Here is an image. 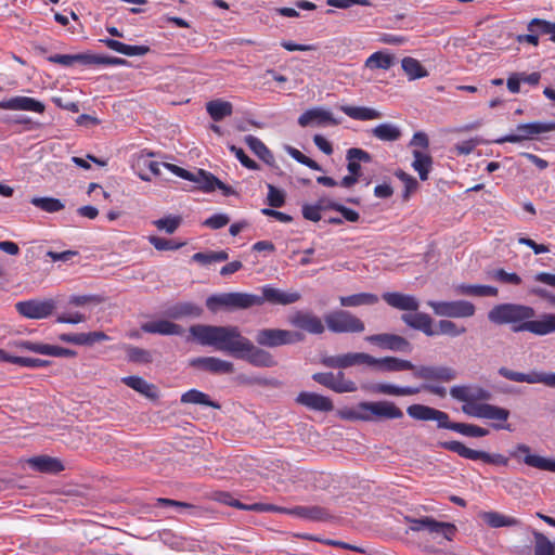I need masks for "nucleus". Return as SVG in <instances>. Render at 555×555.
<instances>
[{
  "instance_id": "obj_3",
  "label": "nucleus",
  "mask_w": 555,
  "mask_h": 555,
  "mask_svg": "<svg viewBox=\"0 0 555 555\" xmlns=\"http://www.w3.org/2000/svg\"><path fill=\"white\" fill-rule=\"evenodd\" d=\"M190 334L202 346H210L238 359L247 340L238 326L196 324L190 327Z\"/></svg>"
},
{
  "instance_id": "obj_20",
  "label": "nucleus",
  "mask_w": 555,
  "mask_h": 555,
  "mask_svg": "<svg viewBox=\"0 0 555 555\" xmlns=\"http://www.w3.org/2000/svg\"><path fill=\"white\" fill-rule=\"evenodd\" d=\"M17 312L28 319H44L52 314L55 302L48 300H26L15 305Z\"/></svg>"
},
{
  "instance_id": "obj_35",
  "label": "nucleus",
  "mask_w": 555,
  "mask_h": 555,
  "mask_svg": "<svg viewBox=\"0 0 555 555\" xmlns=\"http://www.w3.org/2000/svg\"><path fill=\"white\" fill-rule=\"evenodd\" d=\"M141 330L144 333L159 335H182L183 333L182 326L168 320H157L143 323L141 325Z\"/></svg>"
},
{
  "instance_id": "obj_60",
  "label": "nucleus",
  "mask_w": 555,
  "mask_h": 555,
  "mask_svg": "<svg viewBox=\"0 0 555 555\" xmlns=\"http://www.w3.org/2000/svg\"><path fill=\"white\" fill-rule=\"evenodd\" d=\"M395 176L404 184L403 199H409L411 193L415 192L418 188L417 180L401 169L397 170Z\"/></svg>"
},
{
  "instance_id": "obj_23",
  "label": "nucleus",
  "mask_w": 555,
  "mask_h": 555,
  "mask_svg": "<svg viewBox=\"0 0 555 555\" xmlns=\"http://www.w3.org/2000/svg\"><path fill=\"white\" fill-rule=\"evenodd\" d=\"M361 408L373 414V420H397L403 417V412L390 401L361 402Z\"/></svg>"
},
{
  "instance_id": "obj_10",
  "label": "nucleus",
  "mask_w": 555,
  "mask_h": 555,
  "mask_svg": "<svg viewBox=\"0 0 555 555\" xmlns=\"http://www.w3.org/2000/svg\"><path fill=\"white\" fill-rule=\"evenodd\" d=\"M427 305L433 309L436 315L443 318L464 319L473 317L476 312L474 304L467 300H429Z\"/></svg>"
},
{
  "instance_id": "obj_41",
  "label": "nucleus",
  "mask_w": 555,
  "mask_h": 555,
  "mask_svg": "<svg viewBox=\"0 0 555 555\" xmlns=\"http://www.w3.org/2000/svg\"><path fill=\"white\" fill-rule=\"evenodd\" d=\"M122 383L132 388L133 390L140 392L150 399H156L158 397L157 389L153 384L147 383L145 379L139 376H127L124 377Z\"/></svg>"
},
{
  "instance_id": "obj_38",
  "label": "nucleus",
  "mask_w": 555,
  "mask_h": 555,
  "mask_svg": "<svg viewBox=\"0 0 555 555\" xmlns=\"http://www.w3.org/2000/svg\"><path fill=\"white\" fill-rule=\"evenodd\" d=\"M102 42L108 49L128 56H142L150 52L147 46H130L115 39H104Z\"/></svg>"
},
{
  "instance_id": "obj_1",
  "label": "nucleus",
  "mask_w": 555,
  "mask_h": 555,
  "mask_svg": "<svg viewBox=\"0 0 555 555\" xmlns=\"http://www.w3.org/2000/svg\"><path fill=\"white\" fill-rule=\"evenodd\" d=\"M534 308L522 304L495 305L488 312V320L496 325H511L514 333L529 332L535 336L555 333V313H541L538 319Z\"/></svg>"
},
{
  "instance_id": "obj_59",
  "label": "nucleus",
  "mask_w": 555,
  "mask_h": 555,
  "mask_svg": "<svg viewBox=\"0 0 555 555\" xmlns=\"http://www.w3.org/2000/svg\"><path fill=\"white\" fill-rule=\"evenodd\" d=\"M127 64V61L116 56L96 55L89 53L88 66L103 65V66H121Z\"/></svg>"
},
{
  "instance_id": "obj_14",
  "label": "nucleus",
  "mask_w": 555,
  "mask_h": 555,
  "mask_svg": "<svg viewBox=\"0 0 555 555\" xmlns=\"http://www.w3.org/2000/svg\"><path fill=\"white\" fill-rule=\"evenodd\" d=\"M509 455L529 467L555 473V459L543 457L531 453V448L525 443H518L509 452Z\"/></svg>"
},
{
  "instance_id": "obj_29",
  "label": "nucleus",
  "mask_w": 555,
  "mask_h": 555,
  "mask_svg": "<svg viewBox=\"0 0 555 555\" xmlns=\"http://www.w3.org/2000/svg\"><path fill=\"white\" fill-rule=\"evenodd\" d=\"M414 312L415 313H403L401 321L409 327L423 332L426 336L431 337L437 335L436 331L433 328V318L425 312Z\"/></svg>"
},
{
  "instance_id": "obj_8",
  "label": "nucleus",
  "mask_w": 555,
  "mask_h": 555,
  "mask_svg": "<svg viewBox=\"0 0 555 555\" xmlns=\"http://www.w3.org/2000/svg\"><path fill=\"white\" fill-rule=\"evenodd\" d=\"M409 530L411 531H427L434 537H442L447 541H452L457 528L452 522L439 521L430 516H423L420 518L406 517Z\"/></svg>"
},
{
  "instance_id": "obj_22",
  "label": "nucleus",
  "mask_w": 555,
  "mask_h": 555,
  "mask_svg": "<svg viewBox=\"0 0 555 555\" xmlns=\"http://www.w3.org/2000/svg\"><path fill=\"white\" fill-rule=\"evenodd\" d=\"M193 367L212 373V374H232L234 364L230 361L217 357H198L191 360Z\"/></svg>"
},
{
  "instance_id": "obj_5",
  "label": "nucleus",
  "mask_w": 555,
  "mask_h": 555,
  "mask_svg": "<svg viewBox=\"0 0 555 555\" xmlns=\"http://www.w3.org/2000/svg\"><path fill=\"white\" fill-rule=\"evenodd\" d=\"M305 339V335L298 331L282 328H261L255 334V341L260 347L276 348L285 345H294Z\"/></svg>"
},
{
  "instance_id": "obj_24",
  "label": "nucleus",
  "mask_w": 555,
  "mask_h": 555,
  "mask_svg": "<svg viewBox=\"0 0 555 555\" xmlns=\"http://www.w3.org/2000/svg\"><path fill=\"white\" fill-rule=\"evenodd\" d=\"M0 109L27 111L42 114L46 111V105L34 98L17 95L1 101Z\"/></svg>"
},
{
  "instance_id": "obj_21",
  "label": "nucleus",
  "mask_w": 555,
  "mask_h": 555,
  "mask_svg": "<svg viewBox=\"0 0 555 555\" xmlns=\"http://www.w3.org/2000/svg\"><path fill=\"white\" fill-rule=\"evenodd\" d=\"M298 124L301 127H308L312 125L337 126L340 124V120L335 118L330 111H326L322 107H314L304 112L298 118Z\"/></svg>"
},
{
  "instance_id": "obj_58",
  "label": "nucleus",
  "mask_w": 555,
  "mask_h": 555,
  "mask_svg": "<svg viewBox=\"0 0 555 555\" xmlns=\"http://www.w3.org/2000/svg\"><path fill=\"white\" fill-rule=\"evenodd\" d=\"M435 408L424 404H412L408 406L406 413L410 417L417 421H431Z\"/></svg>"
},
{
  "instance_id": "obj_51",
  "label": "nucleus",
  "mask_w": 555,
  "mask_h": 555,
  "mask_svg": "<svg viewBox=\"0 0 555 555\" xmlns=\"http://www.w3.org/2000/svg\"><path fill=\"white\" fill-rule=\"evenodd\" d=\"M182 403L202 404L214 409H219V403L210 400L209 396L197 390L190 389L181 396Z\"/></svg>"
},
{
  "instance_id": "obj_25",
  "label": "nucleus",
  "mask_w": 555,
  "mask_h": 555,
  "mask_svg": "<svg viewBox=\"0 0 555 555\" xmlns=\"http://www.w3.org/2000/svg\"><path fill=\"white\" fill-rule=\"evenodd\" d=\"M464 409V413L468 416L477 417V418H487L494 421L506 422L509 417V411L507 409L493 405L490 403H483L478 406H466Z\"/></svg>"
},
{
  "instance_id": "obj_63",
  "label": "nucleus",
  "mask_w": 555,
  "mask_h": 555,
  "mask_svg": "<svg viewBox=\"0 0 555 555\" xmlns=\"http://www.w3.org/2000/svg\"><path fill=\"white\" fill-rule=\"evenodd\" d=\"M12 363L23 366V367L39 369V367H46V366L50 365L51 361L38 359V358L14 356V358H12Z\"/></svg>"
},
{
  "instance_id": "obj_57",
  "label": "nucleus",
  "mask_w": 555,
  "mask_h": 555,
  "mask_svg": "<svg viewBox=\"0 0 555 555\" xmlns=\"http://www.w3.org/2000/svg\"><path fill=\"white\" fill-rule=\"evenodd\" d=\"M455 433L474 438L486 437L489 435V430L487 428L468 423H457Z\"/></svg>"
},
{
  "instance_id": "obj_34",
  "label": "nucleus",
  "mask_w": 555,
  "mask_h": 555,
  "mask_svg": "<svg viewBox=\"0 0 555 555\" xmlns=\"http://www.w3.org/2000/svg\"><path fill=\"white\" fill-rule=\"evenodd\" d=\"M203 312V308L197 304L183 301L170 306L167 309L166 314L171 319L179 320L182 318H199Z\"/></svg>"
},
{
  "instance_id": "obj_55",
  "label": "nucleus",
  "mask_w": 555,
  "mask_h": 555,
  "mask_svg": "<svg viewBox=\"0 0 555 555\" xmlns=\"http://www.w3.org/2000/svg\"><path fill=\"white\" fill-rule=\"evenodd\" d=\"M465 332L466 328L464 326H459L455 322L447 319L438 322V330L436 331L437 335H448L451 337H457Z\"/></svg>"
},
{
  "instance_id": "obj_33",
  "label": "nucleus",
  "mask_w": 555,
  "mask_h": 555,
  "mask_svg": "<svg viewBox=\"0 0 555 555\" xmlns=\"http://www.w3.org/2000/svg\"><path fill=\"white\" fill-rule=\"evenodd\" d=\"M218 501L229 505L236 507L242 511H250L257 513H268L270 511H278L276 505L268 504V503H254V504H244L238 500L234 499L228 492H221L218 494Z\"/></svg>"
},
{
  "instance_id": "obj_7",
  "label": "nucleus",
  "mask_w": 555,
  "mask_h": 555,
  "mask_svg": "<svg viewBox=\"0 0 555 555\" xmlns=\"http://www.w3.org/2000/svg\"><path fill=\"white\" fill-rule=\"evenodd\" d=\"M439 447L450 452L456 453L463 459L482 461L492 465L506 466L508 464V459L500 453H488L485 451L473 450L456 440L439 442Z\"/></svg>"
},
{
  "instance_id": "obj_32",
  "label": "nucleus",
  "mask_w": 555,
  "mask_h": 555,
  "mask_svg": "<svg viewBox=\"0 0 555 555\" xmlns=\"http://www.w3.org/2000/svg\"><path fill=\"white\" fill-rule=\"evenodd\" d=\"M371 366H375L383 372L412 371L414 373L415 369V364L411 361L396 357H384L379 359L373 357Z\"/></svg>"
},
{
  "instance_id": "obj_4",
  "label": "nucleus",
  "mask_w": 555,
  "mask_h": 555,
  "mask_svg": "<svg viewBox=\"0 0 555 555\" xmlns=\"http://www.w3.org/2000/svg\"><path fill=\"white\" fill-rule=\"evenodd\" d=\"M327 330L334 334L362 333L365 330L364 322L345 309H336L324 315Z\"/></svg>"
},
{
  "instance_id": "obj_43",
  "label": "nucleus",
  "mask_w": 555,
  "mask_h": 555,
  "mask_svg": "<svg viewBox=\"0 0 555 555\" xmlns=\"http://www.w3.org/2000/svg\"><path fill=\"white\" fill-rule=\"evenodd\" d=\"M412 154L414 157L412 163L413 169L417 171L422 181H426L433 167V157L429 154L423 153L418 150H414Z\"/></svg>"
},
{
  "instance_id": "obj_45",
  "label": "nucleus",
  "mask_w": 555,
  "mask_h": 555,
  "mask_svg": "<svg viewBox=\"0 0 555 555\" xmlns=\"http://www.w3.org/2000/svg\"><path fill=\"white\" fill-rule=\"evenodd\" d=\"M456 292L461 295L476 296V297H496L498 288L490 285H470L460 284Z\"/></svg>"
},
{
  "instance_id": "obj_50",
  "label": "nucleus",
  "mask_w": 555,
  "mask_h": 555,
  "mask_svg": "<svg viewBox=\"0 0 555 555\" xmlns=\"http://www.w3.org/2000/svg\"><path fill=\"white\" fill-rule=\"evenodd\" d=\"M193 172L194 179L191 180L199 184L201 190L206 193H210L217 189L219 179L215 177L211 172H208L204 169H196Z\"/></svg>"
},
{
  "instance_id": "obj_61",
  "label": "nucleus",
  "mask_w": 555,
  "mask_h": 555,
  "mask_svg": "<svg viewBox=\"0 0 555 555\" xmlns=\"http://www.w3.org/2000/svg\"><path fill=\"white\" fill-rule=\"evenodd\" d=\"M127 359L133 363H150L152 362V353L146 349L129 346L127 348Z\"/></svg>"
},
{
  "instance_id": "obj_52",
  "label": "nucleus",
  "mask_w": 555,
  "mask_h": 555,
  "mask_svg": "<svg viewBox=\"0 0 555 555\" xmlns=\"http://www.w3.org/2000/svg\"><path fill=\"white\" fill-rule=\"evenodd\" d=\"M401 66L404 73L409 76L410 80L424 78L428 75L427 70L414 57L406 56L401 61Z\"/></svg>"
},
{
  "instance_id": "obj_62",
  "label": "nucleus",
  "mask_w": 555,
  "mask_h": 555,
  "mask_svg": "<svg viewBox=\"0 0 555 555\" xmlns=\"http://www.w3.org/2000/svg\"><path fill=\"white\" fill-rule=\"evenodd\" d=\"M528 30L530 33L542 34V35H550L552 37L554 29H555V23H551L544 20L540 18H533L528 24Z\"/></svg>"
},
{
  "instance_id": "obj_15",
  "label": "nucleus",
  "mask_w": 555,
  "mask_h": 555,
  "mask_svg": "<svg viewBox=\"0 0 555 555\" xmlns=\"http://www.w3.org/2000/svg\"><path fill=\"white\" fill-rule=\"evenodd\" d=\"M288 323L311 335H322L325 332L322 319L311 310H296L288 317Z\"/></svg>"
},
{
  "instance_id": "obj_6",
  "label": "nucleus",
  "mask_w": 555,
  "mask_h": 555,
  "mask_svg": "<svg viewBox=\"0 0 555 555\" xmlns=\"http://www.w3.org/2000/svg\"><path fill=\"white\" fill-rule=\"evenodd\" d=\"M254 299L248 297V293H222L211 295L206 299V307L212 313L218 312L220 309L233 311L251 308Z\"/></svg>"
},
{
  "instance_id": "obj_36",
  "label": "nucleus",
  "mask_w": 555,
  "mask_h": 555,
  "mask_svg": "<svg viewBox=\"0 0 555 555\" xmlns=\"http://www.w3.org/2000/svg\"><path fill=\"white\" fill-rule=\"evenodd\" d=\"M346 158L348 160L347 169L349 173L358 178H361L362 176L361 163L372 162L371 154L359 147H351L347 150Z\"/></svg>"
},
{
  "instance_id": "obj_9",
  "label": "nucleus",
  "mask_w": 555,
  "mask_h": 555,
  "mask_svg": "<svg viewBox=\"0 0 555 555\" xmlns=\"http://www.w3.org/2000/svg\"><path fill=\"white\" fill-rule=\"evenodd\" d=\"M555 130V121H533L528 124H519L516 127L515 133L506 134L502 138L494 140L493 142L496 144H503L506 142L509 143H520L525 140H531L535 135L554 131Z\"/></svg>"
},
{
  "instance_id": "obj_48",
  "label": "nucleus",
  "mask_w": 555,
  "mask_h": 555,
  "mask_svg": "<svg viewBox=\"0 0 555 555\" xmlns=\"http://www.w3.org/2000/svg\"><path fill=\"white\" fill-rule=\"evenodd\" d=\"M50 63L60 64L64 67H70L74 64L88 66L89 53L78 54H53L47 59Z\"/></svg>"
},
{
  "instance_id": "obj_49",
  "label": "nucleus",
  "mask_w": 555,
  "mask_h": 555,
  "mask_svg": "<svg viewBox=\"0 0 555 555\" xmlns=\"http://www.w3.org/2000/svg\"><path fill=\"white\" fill-rule=\"evenodd\" d=\"M534 555H555V540L551 541L544 533L537 530L532 531Z\"/></svg>"
},
{
  "instance_id": "obj_53",
  "label": "nucleus",
  "mask_w": 555,
  "mask_h": 555,
  "mask_svg": "<svg viewBox=\"0 0 555 555\" xmlns=\"http://www.w3.org/2000/svg\"><path fill=\"white\" fill-rule=\"evenodd\" d=\"M393 63L395 57L391 54L378 51L369 56L365 65L371 69H389Z\"/></svg>"
},
{
  "instance_id": "obj_26",
  "label": "nucleus",
  "mask_w": 555,
  "mask_h": 555,
  "mask_svg": "<svg viewBox=\"0 0 555 555\" xmlns=\"http://www.w3.org/2000/svg\"><path fill=\"white\" fill-rule=\"evenodd\" d=\"M278 511H270L269 513L289 514L299 518L324 521L328 519V512L321 506H296L294 508H286L276 505Z\"/></svg>"
},
{
  "instance_id": "obj_18",
  "label": "nucleus",
  "mask_w": 555,
  "mask_h": 555,
  "mask_svg": "<svg viewBox=\"0 0 555 555\" xmlns=\"http://www.w3.org/2000/svg\"><path fill=\"white\" fill-rule=\"evenodd\" d=\"M238 359L256 367H273L278 364L273 354L260 346H256L249 338H247Z\"/></svg>"
},
{
  "instance_id": "obj_17",
  "label": "nucleus",
  "mask_w": 555,
  "mask_h": 555,
  "mask_svg": "<svg viewBox=\"0 0 555 555\" xmlns=\"http://www.w3.org/2000/svg\"><path fill=\"white\" fill-rule=\"evenodd\" d=\"M373 362V356L365 352H348L338 356H326L321 359V364L330 369L344 370L354 365H369Z\"/></svg>"
},
{
  "instance_id": "obj_2",
  "label": "nucleus",
  "mask_w": 555,
  "mask_h": 555,
  "mask_svg": "<svg viewBox=\"0 0 555 555\" xmlns=\"http://www.w3.org/2000/svg\"><path fill=\"white\" fill-rule=\"evenodd\" d=\"M413 376L423 379L426 383L422 387L397 386L387 383L373 384L370 387H363L375 393L388 396H414L421 390H425L431 395L444 398L447 389L437 383H450L457 377L455 369L448 365H415Z\"/></svg>"
},
{
  "instance_id": "obj_13",
  "label": "nucleus",
  "mask_w": 555,
  "mask_h": 555,
  "mask_svg": "<svg viewBox=\"0 0 555 555\" xmlns=\"http://www.w3.org/2000/svg\"><path fill=\"white\" fill-rule=\"evenodd\" d=\"M262 295L248 294V297L254 299L251 307L262 306L264 302L272 305H291L295 304L300 299V294L297 292L287 293L271 285H264L261 287Z\"/></svg>"
},
{
  "instance_id": "obj_28",
  "label": "nucleus",
  "mask_w": 555,
  "mask_h": 555,
  "mask_svg": "<svg viewBox=\"0 0 555 555\" xmlns=\"http://www.w3.org/2000/svg\"><path fill=\"white\" fill-rule=\"evenodd\" d=\"M382 298L387 305L401 311H417L420 308V301L413 295L387 292L382 295Z\"/></svg>"
},
{
  "instance_id": "obj_12",
  "label": "nucleus",
  "mask_w": 555,
  "mask_h": 555,
  "mask_svg": "<svg viewBox=\"0 0 555 555\" xmlns=\"http://www.w3.org/2000/svg\"><path fill=\"white\" fill-rule=\"evenodd\" d=\"M500 376L516 383L543 384L547 387L555 388V373L531 371L530 373H521L512 371L505 366L498 370Z\"/></svg>"
},
{
  "instance_id": "obj_56",
  "label": "nucleus",
  "mask_w": 555,
  "mask_h": 555,
  "mask_svg": "<svg viewBox=\"0 0 555 555\" xmlns=\"http://www.w3.org/2000/svg\"><path fill=\"white\" fill-rule=\"evenodd\" d=\"M182 222V218L180 216H166L164 218L157 219L153 222V224L162 231H165L168 234H172L177 231Z\"/></svg>"
},
{
  "instance_id": "obj_37",
  "label": "nucleus",
  "mask_w": 555,
  "mask_h": 555,
  "mask_svg": "<svg viewBox=\"0 0 555 555\" xmlns=\"http://www.w3.org/2000/svg\"><path fill=\"white\" fill-rule=\"evenodd\" d=\"M28 464L33 469L46 474H57L64 469L59 459L48 455L34 456L28 460Z\"/></svg>"
},
{
  "instance_id": "obj_16",
  "label": "nucleus",
  "mask_w": 555,
  "mask_h": 555,
  "mask_svg": "<svg viewBox=\"0 0 555 555\" xmlns=\"http://www.w3.org/2000/svg\"><path fill=\"white\" fill-rule=\"evenodd\" d=\"M312 379L315 383H318L337 393L354 392L358 389L357 384L353 380L346 378V375L343 371H338L337 373H333V372L314 373L312 375Z\"/></svg>"
},
{
  "instance_id": "obj_27",
  "label": "nucleus",
  "mask_w": 555,
  "mask_h": 555,
  "mask_svg": "<svg viewBox=\"0 0 555 555\" xmlns=\"http://www.w3.org/2000/svg\"><path fill=\"white\" fill-rule=\"evenodd\" d=\"M152 156H154L152 152L142 151L132 163L133 170L142 181H151V176L145 172L146 169L154 176L160 175L162 163L152 160Z\"/></svg>"
},
{
  "instance_id": "obj_64",
  "label": "nucleus",
  "mask_w": 555,
  "mask_h": 555,
  "mask_svg": "<svg viewBox=\"0 0 555 555\" xmlns=\"http://www.w3.org/2000/svg\"><path fill=\"white\" fill-rule=\"evenodd\" d=\"M149 242L157 249V250H177L181 248L184 243H178L173 240L159 237V236H150Z\"/></svg>"
},
{
  "instance_id": "obj_31",
  "label": "nucleus",
  "mask_w": 555,
  "mask_h": 555,
  "mask_svg": "<svg viewBox=\"0 0 555 555\" xmlns=\"http://www.w3.org/2000/svg\"><path fill=\"white\" fill-rule=\"evenodd\" d=\"M57 338L63 343L78 346H92L95 343L108 339V336L104 332L95 331L89 333H64L60 334Z\"/></svg>"
},
{
  "instance_id": "obj_39",
  "label": "nucleus",
  "mask_w": 555,
  "mask_h": 555,
  "mask_svg": "<svg viewBox=\"0 0 555 555\" xmlns=\"http://www.w3.org/2000/svg\"><path fill=\"white\" fill-rule=\"evenodd\" d=\"M379 301V297L372 293H358L349 296H340L339 304L341 307H361L373 306Z\"/></svg>"
},
{
  "instance_id": "obj_42",
  "label": "nucleus",
  "mask_w": 555,
  "mask_h": 555,
  "mask_svg": "<svg viewBox=\"0 0 555 555\" xmlns=\"http://www.w3.org/2000/svg\"><path fill=\"white\" fill-rule=\"evenodd\" d=\"M244 142L263 163H266L269 166L274 165L275 159L272 152L264 145V143L260 139L251 134H248L245 137Z\"/></svg>"
},
{
  "instance_id": "obj_11",
  "label": "nucleus",
  "mask_w": 555,
  "mask_h": 555,
  "mask_svg": "<svg viewBox=\"0 0 555 555\" xmlns=\"http://www.w3.org/2000/svg\"><path fill=\"white\" fill-rule=\"evenodd\" d=\"M450 395L453 399L464 402L462 411L467 410L466 406H478L487 403L492 399V393L488 389L473 385H456L450 388Z\"/></svg>"
},
{
  "instance_id": "obj_44",
  "label": "nucleus",
  "mask_w": 555,
  "mask_h": 555,
  "mask_svg": "<svg viewBox=\"0 0 555 555\" xmlns=\"http://www.w3.org/2000/svg\"><path fill=\"white\" fill-rule=\"evenodd\" d=\"M340 111L348 117L356 120H372L382 117V114L378 111L365 106L341 105Z\"/></svg>"
},
{
  "instance_id": "obj_47",
  "label": "nucleus",
  "mask_w": 555,
  "mask_h": 555,
  "mask_svg": "<svg viewBox=\"0 0 555 555\" xmlns=\"http://www.w3.org/2000/svg\"><path fill=\"white\" fill-rule=\"evenodd\" d=\"M371 132L376 139L386 142H393L401 138L399 127L390 122L379 124Z\"/></svg>"
},
{
  "instance_id": "obj_30",
  "label": "nucleus",
  "mask_w": 555,
  "mask_h": 555,
  "mask_svg": "<svg viewBox=\"0 0 555 555\" xmlns=\"http://www.w3.org/2000/svg\"><path fill=\"white\" fill-rule=\"evenodd\" d=\"M296 402L313 411L330 412L334 409L333 402L328 397L315 392L301 391L297 396Z\"/></svg>"
},
{
  "instance_id": "obj_54",
  "label": "nucleus",
  "mask_w": 555,
  "mask_h": 555,
  "mask_svg": "<svg viewBox=\"0 0 555 555\" xmlns=\"http://www.w3.org/2000/svg\"><path fill=\"white\" fill-rule=\"evenodd\" d=\"M30 203L35 207L50 214L61 211L65 207L59 198L54 197H33Z\"/></svg>"
},
{
  "instance_id": "obj_46",
  "label": "nucleus",
  "mask_w": 555,
  "mask_h": 555,
  "mask_svg": "<svg viewBox=\"0 0 555 555\" xmlns=\"http://www.w3.org/2000/svg\"><path fill=\"white\" fill-rule=\"evenodd\" d=\"M206 111L215 121H220L232 115L233 106L228 101L212 100L206 104Z\"/></svg>"
},
{
  "instance_id": "obj_19",
  "label": "nucleus",
  "mask_w": 555,
  "mask_h": 555,
  "mask_svg": "<svg viewBox=\"0 0 555 555\" xmlns=\"http://www.w3.org/2000/svg\"><path fill=\"white\" fill-rule=\"evenodd\" d=\"M365 340L378 346L382 349L395 352H411L412 345L403 336L397 334L382 333L365 337Z\"/></svg>"
},
{
  "instance_id": "obj_40",
  "label": "nucleus",
  "mask_w": 555,
  "mask_h": 555,
  "mask_svg": "<svg viewBox=\"0 0 555 555\" xmlns=\"http://www.w3.org/2000/svg\"><path fill=\"white\" fill-rule=\"evenodd\" d=\"M481 517L491 528L517 527L521 525L518 518L506 516L499 512H485Z\"/></svg>"
}]
</instances>
